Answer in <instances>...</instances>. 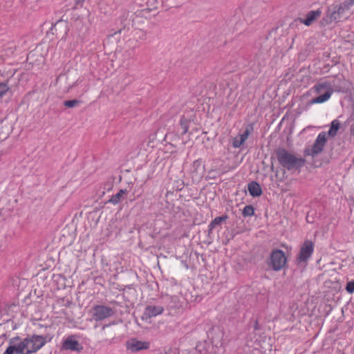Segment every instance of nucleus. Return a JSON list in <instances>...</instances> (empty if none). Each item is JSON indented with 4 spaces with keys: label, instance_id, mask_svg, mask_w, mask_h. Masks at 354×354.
<instances>
[{
    "label": "nucleus",
    "instance_id": "nucleus-1",
    "mask_svg": "<svg viewBox=\"0 0 354 354\" xmlns=\"http://www.w3.org/2000/svg\"><path fill=\"white\" fill-rule=\"evenodd\" d=\"M46 343L42 335H33L23 339L19 337L11 339L10 345L3 354H31L36 353Z\"/></svg>",
    "mask_w": 354,
    "mask_h": 354
},
{
    "label": "nucleus",
    "instance_id": "nucleus-2",
    "mask_svg": "<svg viewBox=\"0 0 354 354\" xmlns=\"http://www.w3.org/2000/svg\"><path fill=\"white\" fill-rule=\"evenodd\" d=\"M275 153L279 164L288 170H298L305 163L304 158L296 156L285 149L279 148Z\"/></svg>",
    "mask_w": 354,
    "mask_h": 354
},
{
    "label": "nucleus",
    "instance_id": "nucleus-3",
    "mask_svg": "<svg viewBox=\"0 0 354 354\" xmlns=\"http://www.w3.org/2000/svg\"><path fill=\"white\" fill-rule=\"evenodd\" d=\"M314 91L319 95L311 100V104H320L327 101L331 96L333 91L330 84L327 82L315 84Z\"/></svg>",
    "mask_w": 354,
    "mask_h": 354
},
{
    "label": "nucleus",
    "instance_id": "nucleus-4",
    "mask_svg": "<svg viewBox=\"0 0 354 354\" xmlns=\"http://www.w3.org/2000/svg\"><path fill=\"white\" fill-rule=\"evenodd\" d=\"M285 253L281 250H274L270 254L269 266L274 271L281 270L286 264Z\"/></svg>",
    "mask_w": 354,
    "mask_h": 354
},
{
    "label": "nucleus",
    "instance_id": "nucleus-5",
    "mask_svg": "<svg viewBox=\"0 0 354 354\" xmlns=\"http://www.w3.org/2000/svg\"><path fill=\"white\" fill-rule=\"evenodd\" d=\"M92 319L96 322L104 320L114 314L113 308L104 305H95L91 310Z\"/></svg>",
    "mask_w": 354,
    "mask_h": 354
},
{
    "label": "nucleus",
    "instance_id": "nucleus-6",
    "mask_svg": "<svg viewBox=\"0 0 354 354\" xmlns=\"http://www.w3.org/2000/svg\"><path fill=\"white\" fill-rule=\"evenodd\" d=\"M326 140V134L324 132L320 133L317 136L312 149L306 150V155L315 156L320 153L324 149Z\"/></svg>",
    "mask_w": 354,
    "mask_h": 354
},
{
    "label": "nucleus",
    "instance_id": "nucleus-7",
    "mask_svg": "<svg viewBox=\"0 0 354 354\" xmlns=\"http://www.w3.org/2000/svg\"><path fill=\"white\" fill-rule=\"evenodd\" d=\"M61 350L80 352L83 350V346L75 335H69L63 341Z\"/></svg>",
    "mask_w": 354,
    "mask_h": 354
},
{
    "label": "nucleus",
    "instance_id": "nucleus-8",
    "mask_svg": "<svg viewBox=\"0 0 354 354\" xmlns=\"http://www.w3.org/2000/svg\"><path fill=\"white\" fill-rule=\"evenodd\" d=\"M314 250V244L311 241H305L300 249L297 260L299 262H306L311 257Z\"/></svg>",
    "mask_w": 354,
    "mask_h": 354
},
{
    "label": "nucleus",
    "instance_id": "nucleus-9",
    "mask_svg": "<svg viewBox=\"0 0 354 354\" xmlns=\"http://www.w3.org/2000/svg\"><path fill=\"white\" fill-rule=\"evenodd\" d=\"M149 346V344L148 342L139 341L136 339H131L127 342V348L132 353L147 349Z\"/></svg>",
    "mask_w": 354,
    "mask_h": 354
},
{
    "label": "nucleus",
    "instance_id": "nucleus-10",
    "mask_svg": "<svg viewBox=\"0 0 354 354\" xmlns=\"http://www.w3.org/2000/svg\"><path fill=\"white\" fill-rule=\"evenodd\" d=\"M164 308L161 306H147L142 315V319H148L162 313Z\"/></svg>",
    "mask_w": 354,
    "mask_h": 354
},
{
    "label": "nucleus",
    "instance_id": "nucleus-11",
    "mask_svg": "<svg viewBox=\"0 0 354 354\" xmlns=\"http://www.w3.org/2000/svg\"><path fill=\"white\" fill-rule=\"evenodd\" d=\"M204 167L200 160H195L192 166V174L193 178H201L203 175Z\"/></svg>",
    "mask_w": 354,
    "mask_h": 354
},
{
    "label": "nucleus",
    "instance_id": "nucleus-12",
    "mask_svg": "<svg viewBox=\"0 0 354 354\" xmlns=\"http://www.w3.org/2000/svg\"><path fill=\"white\" fill-rule=\"evenodd\" d=\"M250 133V131L248 129H246L243 133L234 138L232 140V146L234 148H239L246 141Z\"/></svg>",
    "mask_w": 354,
    "mask_h": 354
},
{
    "label": "nucleus",
    "instance_id": "nucleus-13",
    "mask_svg": "<svg viewBox=\"0 0 354 354\" xmlns=\"http://www.w3.org/2000/svg\"><path fill=\"white\" fill-rule=\"evenodd\" d=\"M10 127L3 120H0V141L5 140L10 133Z\"/></svg>",
    "mask_w": 354,
    "mask_h": 354
},
{
    "label": "nucleus",
    "instance_id": "nucleus-14",
    "mask_svg": "<svg viewBox=\"0 0 354 354\" xmlns=\"http://www.w3.org/2000/svg\"><path fill=\"white\" fill-rule=\"evenodd\" d=\"M248 191L251 196L256 197L259 196L262 194V189L259 184L255 181L248 184Z\"/></svg>",
    "mask_w": 354,
    "mask_h": 354
},
{
    "label": "nucleus",
    "instance_id": "nucleus-15",
    "mask_svg": "<svg viewBox=\"0 0 354 354\" xmlns=\"http://www.w3.org/2000/svg\"><path fill=\"white\" fill-rule=\"evenodd\" d=\"M321 15V11L319 10H311L306 15V18L301 21V22H313Z\"/></svg>",
    "mask_w": 354,
    "mask_h": 354
},
{
    "label": "nucleus",
    "instance_id": "nucleus-16",
    "mask_svg": "<svg viewBox=\"0 0 354 354\" xmlns=\"http://www.w3.org/2000/svg\"><path fill=\"white\" fill-rule=\"evenodd\" d=\"M127 192L126 189H120L116 194L113 195L109 201L112 204H118L122 199L123 195Z\"/></svg>",
    "mask_w": 354,
    "mask_h": 354
},
{
    "label": "nucleus",
    "instance_id": "nucleus-17",
    "mask_svg": "<svg viewBox=\"0 0 354 354\" xmlns=\"http://www.w3.org/2000/svg\"><path fill=\"white\" fill-rule=\"evenodd\" d=\"M340 123L337 120H334L331 122L330 128L328 131V135L335 136L337 134L338 129H339Z\"/></svg>",
    "mask_w": 354,
    "mask_h": 354
},
{
    "label": "nucleus",
    "instance_id": "nucleus-18",
    "mask_svg": "<svg viewBox=\"0 0 354 354\" xmlns=\"http://www.w3.org/2000/svg\"><path fill=\"white\" fill-rule=\"evenodd\" d=\"M227 219L226 216H218L216 217L209 224V227L210 229L215 227L216 225H218L221 223V222L225 221Z\"/></svg>",
    "mask_w": 354,
    "mask_h": 354
},
{
    "label": "nucleus",
    "instance_id": "nucleus-19",
    "mask_svg": "<svg viewBox=\"0 0 354 354\" xmlns=\"http://www.w3.org/2000/svg\"><path fill=\"white\" fill-rule=\"evenodd\" d=\"M243 216H251L254 214V209L252 205H246L242 212Z\"/></svg>",
    "mask_w": 354,
    "mask_h": 354
},
{
    "label": "nucleus",
    "instance_id": "nucleus-20",
    "mask_svg": "<svg viewBox=\"0 0 354 354\" xmlns=\"http://www.w3.org/2000/svg\"><path fill=\"white\" fill-rule=\"evenodd\" d=\"M80 104V101L78 100H66L64 102L65 106L68 108H73Z\"/></svg>",
    "mask_w": 354,
    "mask_h": 354
},
{
    "label": "nucleus",
    "instance_id": "nucleus-21",
    "mask_svg": "<svg viewBox=\"0 0 354 354\" xmlns=\"http://www.w3.org/2000/svg\"><path fill=\"white\" fill-rule=\"evenodd\" d=\"M181 129H183L182 134H185L188 131V124L185 118H182L180 121Z\"/></svg>",
    "mask_w": 354,
    "mask_h": 354
},
{
    "label": "nucleus",
    "instance_id": "nucleus-22",
    "mask_svg": "<svg viewBox=\"0 0 354 354\" xmlns=\"http://www.w3.org/2000/svg\"><path fill=\"white\" fill-rule=\"evenodd\" d=\"M354 6V0H348L345 1L342 6H341V8L342 9H350L351 7Z\"/></svg>",
    "mask_w": 354,
    "mask_h": 354
},
{
    "label": "nucleus",
    "instance_id": "nucleus-23",
    "mask_svg": "<svg viewBox=\"0 0 354 354\" xmlns=\"http://www.w3.org/2000/svg\"><path fill=\"white\" fill-rule=\"evenodd\" d=\"M8 87L6 84H0V98L8 91Z\"/></svg>",
    "mask_w": 354,
    "mask_h": 354
},
{
    "label": "nucleus",
    "instance_id": "nucleus-24",
    "mask_svg": "<svg viewBox=\"0 0 354 354\" xmlns=\"http://www.w3.org/2000/svg\"><path fill=\"white\" fill-rule=\"evenodd\" d=\"M346 290L349 293L354 292V281H351L347 283Z\"/></svg>",
    "mask_w": 354,
    "mask_h": 354
},
{
    "label": "nucleus",
    "instance_id": "nucleus-25",
    "mask_svg": "<svg viewBox=\"0 0 354 354\" xmlns=\"http://www.w3.org/2000/svg\"><path fill=\"white\" fill-rule=\"evenodd\" d=\"M73 20H75V21H82V20H84V17H80V15H77V13H73Z\"/></svg>",
    "mask_w": 354,
    "mask_h": 354
},
{
    "label": "nucleus",
    "instance_id": "nucleus-26",
    "mask_svg": "<svg viewBox=\"0 0 354 354\" xmlns=\"http://www.w3.org/2000/svg\"><path fill=\"white\" fill-rule=\"evenodd\" d=\"M84 1V0H76L75 6L74 7L75 12L76 11L78 6H80L81 7L82 6Z\"/></svg>",
    "mask_w": 354,
    "mask_h": 354
},
{
    "label": "nucleus",
    "instance_id": "nucleus-27",
    "mask_svg": "<svg viewBox=\"0 0 354 354\" xmlns=\"http://www.w3.org/2000/svg\"><path fill=\"white\" fill-rule=\"evenodd\" d=\"M68 20V17L65 18V15L62 16L61 19L57 20V22L61 23V22H66Z\"/></svg>",
    "mask_w": 354,
    "mask_h": 354
},
{
    "label": "nucleus",
    "instance_id": "nucleus-28",
    "mask_svg": "<svg viewBox=\"0 0 354 354\" xmlns=\"http://www.w3.org/2000/svg\"><path fill=\"white\" fill-rule=\"evenodd\" d=\"M254 328L255 330H258L259 329V326L257 320L255 321V324H254Z\"/></svg>",
    "mask_w": 354,
    "mask_h": 354
},
{
    "label": "nucleus",
    "instance_id": "nucleus-29",
    "mask_svg": "<svg viewBox=\"0 0 354 354\" xmlns=\"http://www.w3.org/2000/svg\"><path fill=\"white\" fill-rule=\"evenodd\" d=\"M82 11H83L85 14H87V12H88L85 9H83V10H82Z\"/></svg>",
    "mask_w": 354,
    "mask_h": 354
},
{
    "label": "nucleus",
    "instance_id": "nucleus-30",
    "mask_svg": "<svg viewBox=\"0 0 354 354\" xmlns=\"http://www.w3.org/2000/svg\"><path fill=\"white\" fill-rule=\"evenodd\" d=\"M106 326H107L106 325L102 327V329L104 330Z\"/></svg>",
    "mask_w": 354,
    "mask_h": 354
}]
</instances>
